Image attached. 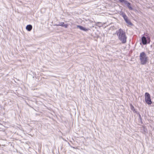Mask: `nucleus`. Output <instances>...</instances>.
Returning a JSON list of instances; mask_svg holds the SVG:
<instances>
[{"mask_svg": "<svg viewBox=\"0 0 154 154\" xmlns=\"http://www.w3.org/2000/svg\"><path fill=\"white\" fill-rule=\"evenodd\" d=\"M116 33L118 36L119 39L122 42V43L123 44L126 43L127 37L125 32L122 29H120L118 31H116Z\"/></svg>", "mask_w": 154, "mask_h": 154, "instance_id": "f257e3e1", "label": "nucleus"}, {"mask_svg": "<svg viewBox=\"0 0 154 154\" xmlns=\"http://www.w3.org/2000/svg\"><path fill=\"white\" fill-rule=\"evenodd\" d=\"M140 63L142 65L146 64L148 60V57L146 56V54L144 52H142L140 53Z\"/></svg>", "mask_w": 154, "mask_h": 154, "instance_id": "f03ea898", "label": "nucleus"}, {"mask_svg": "<svg viewBox=\"0 0 154 154\" xmlns=\"http://www.w3.org/2000/svg\"><path fill=\"white\" fill-rule=\"evenodd\" d=\"M145 100L146 103L149 105H151L152 101L151 99L150 95L147 92L145 94Z\"/></svg>", "mask_w": 154, "mask_h": 154, "instance_id": "7ed1b4c3", "label": "nucleus"}, {"mask_svg": "<svg viewBox=\"0 0 154 154\" xmlns=\"http://www.w3.org/2000/svg\"><path fill=\"white\" fill-rule=\"evenodd\" d=\"M142 41L143 45H146L147 43V41L146 38L143 36L142 38Z\"/></svg>", "mask_w": 154, "mask_h": 154, "instance_id": "20e7f679", "label": "nucleus"}, {"mask_svg": "<svg viewBox=\"0 0 154 154\" xmlns=\"http://www.w3.org/2000/svg\"><path fill=\"white\" fill-rule=\"evenodd\" d=\"M77 28H79L81 30H82L84 31H87L89 30V29L84 28L83 26H81L78 25L77 26Z\"/></svg>", "mask_w": 154, "mask_h": 154, "instance_id": "39448f33", "label": "nucleus"}, {"mask_svg": "<svg viewBox=\"0 0 154 154\" xmlns=\"http://www.w3.org/2000/svg\"><path fill=\"white\" fill-rule=\"evenodd\" d=\"M32 29V26L31 25H27L26 27V29L29 31H30Z\"/></svg>", "mask_w": 154, "mask_h": 154, "instance_id": "423d86ee", "label": "nucleus"}, {"mask_svg": "<svg viewBox=\"0 0 154 154\" xmlns=\"http://www.w3.org/2000/svg\"><path fill=\"white\" fill-rule=\"evenodd\" d=\"M125 3L127 4V6H128V8L131 10H132L133 8L131 6V4L130 3L126 1V2H125Z\"/></svg>", "mask_w": 154, "mask_h": 154, "instance_id": "0eeeda50", "label": "nucleus"}, {"mask_svg": "<svg viewBox=\"0 0 154 154\" xmlns=\"http://www.w3.org/2000/svg\"><path fill=\"white\" fill-rule=\"evenodd\" d=\"M125 20L126 22L129 24L130 25L132 24L131 23V22L128 19V18Z\"/></svg>", "mask_w": 154, "mask_h": 154, "instance_id": "6e6552de", "label": "nucleus"}, {"mask_svg": "<svg viewBox=\"0 0 154 154\" xmlns=\"http://www.w3.org/2000/svg\"><path fill=\"white\" fill-rule=\"evenodd\" d=\"M123 17L125 19V20L127 18H128V17H127V16L125 14L123 15Z\"/></svg>", "mask_w": 154, "mask_h": 154, "instance_id": "1a4fd4ad", "label": "nucleus"}, {"mask_svg": "<svg viewBox=\"0 0 154 154\" xmlns=\"http://www.w3.org/2000/svg\"><path fill=\"white\" fill-rule=\"evenodd\" d=\"M147 38L148 39V40L149 41V43L150 42V38L149 36H147Z\"/></svg>", "mask_w": 154, "mask_h": 154, "instance_id": "9d476101", "label": "nucleus"}, {"mask_svg": "<svg viewBox=\"0 0 154 154\" xmlns=\"http://www.w3.org/2000/svg\"><path fill=\"white\" fill-rule=\"evenodd\" d=\"M119 1L121 2H126V1L125 0H119Z\"/></svg>", "mask_w": 154, "mask_h": 154, "instance_id": "9b49d317", "label": "nucleus"}, {"mask_svg": "<svg viewBox=\"0 0 154 154\" xmlns=\"http://www.w3.org/2000/svg\"><path fill=\"white\" fill-rule=\"evenodd\" d=\"M130 106L131 109L133 110L134 108V106L132 104L130 105Z\"/></svg>", "mask_w": 154, "mask_h": 154, "instance_id": "f8f14e48", "label": "nucleus"}]
</instances>
